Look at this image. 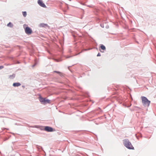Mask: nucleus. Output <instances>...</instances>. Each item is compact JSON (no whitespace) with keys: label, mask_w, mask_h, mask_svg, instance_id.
<instances>
[{"label":"nucleus","mask_w":156,"mask_h":156,"mask_svg":"<svg viewBox=\"0 0 156 156\" xmlns=\"http://www.w3.org/2000/svg\"><path fill=\"white\" fill-rule=\"evenodd\" d=\"M56 60V61L57 62H58L59 61L58 60Z\"/></svg>","instance_id":"17"},{"label":"nucleus","mask_w":156,"mask_h":156,"mask_svg":"<svg viewBox=\"0 0 156 156\" xmlns=\"http://www.w3.org/2000/svg\"><path fill=\"white\" fill-rule=\"evenodd\" d=\"M53 130L52 128L48 126H45L44 128V130L47 132H52Z\"/></svg>","instance_id":"5"},{"label":"nucleus","mask_w":156,"mask_h":156,"mask_svg":"<svg viewBox=\"0 0 156 156\" xmlns=\"http://www.w3.org/2000/svg\"><path fill=\"white\" fill-rule=\"evenodd\" d=\"M47 26V24L41 23L40 24V26L42 27H44L45 26Z\"/></svg>","instance_id":"9"},{"label":"nucleus","mask_w":156,"mask_h":156,"mask_svg":"<svg viewBox=\"0 0 156 156\" xmlns=\"http://www.w3.org/2000/svg\"><path fill=\"white\" fill-rule=\"evenodd\" d=\"M35 65H36V64H34V65H33L32 67H34V66H35Z\"/></svg>","instance_id":"16"},{"label":"nucleus","mask_w":156,"mask_h":156,"mask_svg":"<svg viewBox=\"0 0 156 156\" xmlns=\"http://www.w3.org/2000/svg\"><path fill=\"white\" fill-rule=\"evenodd\" d=\"M39 100L40 102L42 104L46 105L48 103H50V100L46 98H44L40 97L39 98Z\"/></svg>","instance_id":"3"},{"label":"nucleus","mask_w":156,"mask_h":156,"mask_svg":"<svg viewBox=\"0 0 156 156\" xmlns=\"http://www.w3.org/2000/svg\"><path fill=\"white\" fill-rule=\"evenodd\" d=\"M15 74H13L12 75H9V77L10 79H13L15 77Z\"/></svg>","instance_id":"8"},{"label":"nucleus","mask_w":156,"mask_h":156,"mask_svg":"<svg viewBox=\"0 0 156 156\" xmlns=\"http://www.w3.org/2000/svg\"><path fill=\"white\" fill-rule=\"evenodd\" d=\"M101 48L103 50H105L106 49L105 47L103 45H101Z\"/></svg>","instance_id":"10"},{"label":"nucleus","mask_w":156,"mask_h":156,"mask_svg":"<svg viewBox=\"0 0 156 156\" xmlns=\"http://www.w3.org/2000/svg\"><path fill=\"white\" fill-rule=\"evenodd\" d=\"M70 57H67V58H69Z\"/></svg>","instance_id":"18"},{"label":"nucleus","mask_w":156,"mask_h":156,"mask_svg":"<svg viewBox=\"0 0 156 156\" xmlns=\"http://www.w3.org/2000/svg\"><path fill=\"white\" fill-rule=\"evenodd\" d=\"M141 98L142 100V103L144 106L147 107L149 106L151 101L148 100L147 98L144 96H142Z\"/></svg>","instance_id":"1"},{"label":"nucleus","mask_w":156,"mask_h":156,"mask_svg":"<svg viewBox=\"0 0 156 156\" xmlns=\"http://www.w3.org/2000/svg\"><path fill=\"white\" fill-rule=\"evenodd\" d=\"M25 32L27 34H30L32 32V30L29 27H27L25 29Z\"/></svg>","instance_id":"4"},{"label":"nucleus","mask_w":156,"mask_h":156,"mask_svg":"<svg viewBox=\"0 0 156 156\" xmlns=\"http://www.w3.org/2000/svg\"><path fill=\"white\" fill-rule=\"evenodd\" d=\"M123 143L125 146L127 148L130 149H133L134 147L128 139H125L123 140Z\"/></svg>","instance_id":"2"},{"label":"nucleus","mask_w":156,"mask_h":156,"mask_svg":"<svg viewBox=\"0 0 156 156\" xmlns=\"http://www.w3.org/2000/svg\"><path fill=\"white\" fill-rule=\"evenodd\" d=\"M38 4L40 5L41 6L43 7H46L45 5L43 2L42 0H38L37 2Z\"/></svg>","instance_id":"6"},{"label":"nucleus","mask_w":156,"mask_h":156,"mask_svg":"<svg viewBox=\"0 0 156 156\" xmlns=\"http://www.w3.org/2000/svg\"><path fill=\"white\" fill-rule=\"evenodd\" d=\"M101 56V54H100V53H98V54L97 55V56Z\"/></svg>","instance_id":"15"},{"label":"nucleus","mask_w":156,"mask_h":156,"mask_svg":"<svg viewBox=\"0 0 156 156\" xmlns=\"http://www.w3.org/2000/svg\"><path fill=\"white\" fill-rule=\"evenodd\" d=\"M27 12H23V15L24 17H26L27 16Z\"/></svg>","instance_id":"11"},{"label":"nucleus","mask_w":156,"mask_h":156,"mask_svg":"<svg viewBox=\"0 0 156 156\" xmlns=\"http://www.w3.org/2000/svg\"><path fill=\"white\" fill-rule=\"evenodd\" d=\"M4 68V66H0V69H3Z\"/></svg>","instance_id":"14"},{"label":"nucleus","mask_w":156,"mask_h":156,"mask_svg":"<svg viewBox=\"0 0 156 156\" xmlns=\"http://www.w3.org/2000/svg\"><path fill=\"white\" fill-rule=\"evenodd\" d=\"M7 26L8 27H12L13 25H12V24L11 22H9L7 24Z\"/></svg>","instance_id":"12"},{"label":"nucleus","mask_w":156,"mask_h":156,"mask_svg":"<svg viewBox=\"0 0 156 156\" xmlns=\"http://www.w3.org/2000/svg\"><path fill=\"white\" fill-rule=\"evenodd\" d=\"M21 85V83H15L13 84L12 85L14 87H18Z\"/></svg>","instance_id":"7"},{"label":"nucleus","mask_w":156,"mask_h":156,"mask_svg":"<svg viewBox=\"0 0 156 156\" xmlns=\"http://www.w3.org/2000/svg\"><path fill=\"white\" fill-rule=\"evenodd\" d=\"M54 72H55V73H58V74H61V73L60 72H58V71H54Z\"/></svg>","instance_id":"13"}]
</instances>
